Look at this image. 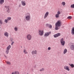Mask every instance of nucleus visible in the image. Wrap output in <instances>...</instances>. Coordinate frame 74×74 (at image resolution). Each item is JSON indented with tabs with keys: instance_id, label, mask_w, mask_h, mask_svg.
<instances>
[{
	"instance_id": "1",
	"label": "nucleus",
	"mask_w": 74,
	"mask_h": 74,
	"mask_svg": "<svg viewBox=\"0 0 74 74\" xmlns=\"http://www.w3.org/2000/svg\"><path fill=\"white\" fill-rule=\"evenodd\" d=\"M61 25V21H58L56 23L55 29L57 30L59 29Z\"/></svg>"
},
{
	"instance_id": "2",
	"label": "nucleus",
	"mask_w": 74,
	"mask_h": 74,
	"mask_svg": "<svg viewBox=\"0 0 74 74\" xmlns=\"http://www.w3.org/2000/svg\"><path fill=\"white\" fill-rule=\"evenodd\" d=\"M27 15L25 17V19L27 21H30V13H27Z\"/></svg>"
},
{
	"instance_id": "3",
	"label": "nucleus",
	"mask_w": 74,
	"mask_h": 74,
	"mask_svg": "<svg viewBox=\"0 0 74 74\" xmlns=\"http://www.w3.org/2000/svg\"><path fill=\"white\" fill-rule=\"evenodd\" d=\"M44 33V30H39L38 32L39 35V36H42L43 35Z\"/></svg>"
},
{
	"instance_id": "4",
	"label": "nucleus",
	"mask_w": 74,
	"mask_h": 74,
	"mask_svg": "<svg viewBox=\"0 0 74 74\" xmlns=\"http://www.w3.org/2000/svg\"><path fill=\"white\" fill-rule=\"evenodd\" d=\"M32 38V35L30 34H28L26 36V38L28 40H30Z\"/></svg>"
},
{
	"instance_id": "5",
	"label": "nucleus",
	"mask_w": 74,
	"mask_h": 74,
	"mask_svg": "<svg viewBox=\"0 0 74 74\" xmlns=\"http://www.w3.org/2000/svg\"><path fill=\"white\" fill-rule=\"evenodd\" d=\"M60 42L62 45L63 46H64L65 44V41H64L63 40V38H61V39Z\"/></svg>"
},
{
	"instance_id": "6",
	"label": "nucleus",
	"mask_w": 74,
	"mask_h": 74,
	"mask_svg": "<svg viewBox=\"0 0 74 74\" xmlns=\"http://www.w3.org/2000/svg\"><path fill=\"white\" fill-rule=\"evenodd\" d=\"M50 34H51V32H46L45 33V34L44 35V36L45 37H47L48 36H49Z\"/></svg>"
},
{
	"instance_id": "7",
	"label": "nucleus",
	"mask_w": 74,
	"mask_h": 74,
	"mask_svg": "<svg viewBox=\"0 0 74 74\" xmlns=\"http://www.w3.org/2000/svg\"><path fill=\"white\" fill-rule=\"evenodd\" d=\"M48 15H49V12H46L45 14L44 19H46L47 16H48Z\"/></svg>"
},
{
	"instance_id": "8",
	"label": "nucleus",
	"mask_w": 74,
	"mask_h": 74,
	"mask_svg": "<svg viewBox=\"0 0 74 74\" xmlns=\"http://www.w3.org/2000/svg\"><path fill=\"white\" fill-rule=\"evenodd\" d=\"M64 69H65V70H67L68 71H70V69L69 68V66H64Z\"/></svg>"
},
{
	"instance_id": "9",
	"label": "nucleus",
	"mask_w": 74,
	"mask_h": 74,
	"mask_svg": "<svg viewBox=\"0 0 74 74\" xmlns=\"http://www.w3.org/2000/svg\"><path fill=\"white\" fill-rule=\"evenodd\" d=\"M32 55H36L37 53V51L36 50L32 51Z\"/></svg>"
},
{
	"instance_id": "10",
	"label": "nucleus",
	"mask_w": 74,
	"mask_h": 74,
	"mask_svg": "<svg viewBox=\"0 0 74 74\" xmlns=\"http://www.w3.org/2000/svg\"><path fill=\"white\" fill-rule=\"evenodd\" d=\"M46 26L47 27H49V28L50 29H52V25L49 24H47Z\"/></svg>"
},
{
	"instance_id": "11",
	"label": "nucleus",
	"mask_w": 74,
	"mask_h": 74,
	"mask_svg": "<svg viewBox=\"0 0 74 74\" xmlns=\"http://www.w3.org/2000/svg\"><path fill=\"white\" fill-rule=\"evenodd\" d=\"M60 36V33H58L57 34L54 35H53L54 36L55 38L58 37H59V36Z\"/></svg>"
},
{
	"instance_id": "12",
	"label": "nucleus",
	"mask_w": 74,
	"mask_h": 74,
	"mask_svg": "<svg viewBox=\"0 0 74 74\" xmlns=\"http://www.w3.org/2000/svg\"><path fill=\"white\" fill-rule=\"evenodd\" d=\"M9 34L7 32H5L4 33V35L6 37H8Z\"/></svg>"
},
{
	"instance_id": "13",
	"label": "nucleus",
	"mask_w": 74,
	"mask_h": 74,
	"mask_svg": "<svg viewBox=\"0 0 74 74\" xmlns=\"http://www.w3.org/2000/svg\"><path fill=\"white\" fill-rule=\"evenodd\" d=\"M71 50L74 51V45H72L71 46Z\"/></svg>"
},
{
	"instance_id": "14",
	"label": "nucleus",
	"mask_w": 74,
	"mask_h": 74,
	"mask_svg": "<svg viewBox=\"0 0 74 74\" xmlns=\"http://www.w3.org/2000/svg\"><path fill=\"white\" fill-rule=\"evenodd\" d=\"M21 4L23 6L26 5V3H25V1H21Z\"/></svg>"
},
{
	"instance_id": "15",
	"label": "nucleus",
	"mask_w": 74,
	"mask_h": 74,
	"mask_svg": "<svg viewBox=\"0 0 74 74\" xmlns=\"http://www.w3.org/2000/svg\"><path fill=\"white\" fill-rule=\"evenodd\" d=\"M6 8L7 9V12H10V8L9 6H6Z\"/></svg>"
},
{
	"instance_id": "16",
	"label": "nucleus",
	"mask_w": 74,
	"mask_h": 74,
	"mask_svg": "<svg viewBox=\"0 0 74 74\" xmlns=\"http://www.w3.org/2000/svg\"><path fill=\"white\" fill-rule=\"evenodd\" d=\"M23 52L24 53H25V54H27V51L26 49H24L23 50Z\"/></svg>"
},
{
	"instance_id": "17",
	"label": "nucleus",
	"mask_w": 74,
	"mask_h": 74,
	"mask_svg": "<svg viewBox=\"0 0 74 74\" xmlns=\"http://www.w3.org/2000/svg\"><path fill=\"white\" fill-rule=\"evenodd\" d=\"M71 34L72 35L74 34V27L72 28V30H71Z\"/></svg>"
},
{
	"instance_id": "18",
	"label": "nucleus",
	"mask_w": 74,
	"mask_h": 74,
	"mask_svg": "<svg viewBox=\"0 0 74 74\" xmlns=\"http://www.w3.org/2000/svg\"><path fill=\"white\" fill-rule=\"evenodd\" d=\"M4 3V0H0V4H3Z\"/></svg>"
},
{
	"instance_id": "19",
	"label": "nucleus",
	"mask_w": 74,
	"mask_h": 74,
	"mask_svg": "<svg viewBox=\"0 0 74 74\" xmlns=\"http://www.w3.org/2000/svg\"><path fill=\"white\" fill-rule=\"evenodd\" d=\"M11 48V45H9L7 47V49H8V50H10Z\"/></svg>"
},
{
	"instance_id": "20",
	"label": "nucleus",
	"mask_w": 74,
	"mask_h": 74,
	"mask_svg": "<svg viewBox=\"0 0 74 74\" xmlns=\"http://www.w3.org/2000/svg\"><path fill=\"white\" fill-rule=\"evenodd\" d=\"M67 49H65L64 51V54H66V53H67Z\"/></svg>"
},
{
	"instance_id": "21",
	"label": "nucleus",
	"mask_w": 74,
	"mask_h": 74,
	"mask_svg": "<svg viewBox=\"0 0 74 74\" xmlns=\"http://www.w3.org/2000/svg\"><path fill=\"white\" fill-rule=\"evenodd\" d=\"M5 62L8 64H9V65L11 64V63L9 61H5Z\"/></svg>"
},
{
	"instance_id": "22",
	"label": "nucleus",
	"mask_w": 74,
	"mask_h": 74,
	"mask_svg": "<svg viewBox=\"0 0 74 74\" xmlns=\"http://www.w3.org/2000/svg\"><path fill=\"white\" fill-rule=\"evenodd\" d=\"M61 4L63 6H64L66 5V3L64 1H63L61 3Z\"/></svg>"
},
{
	"instance_id": "23",
	"label": "nucleus",
	"mask_w": 74,
	"mask_h": 74,
	"mask_svg": "<svg viewBox=\"0 0 74 74\" xmlns=\"http://www.w3.org/2000/svg\"><path fill=\"white\" fill-rule=\"evenodd\" d=\"M9 51H10L9 50H8V49H6L5 51V53L6 54H8V53L9 52Z\"/></svg>"
},
{
	"instance_id": "24",
	"label": "nucleus",
	"mask_w": 74,
	"mask_h": 74,
	"mask_svg": "<svg viewBox=\"0 0 74 74\" xmlns=\"http://www.w3.org/2000/svg\"><path fill=\"white\" fill-rule=\"evenodd\" d=\"M69 64L70 65V66H71L72 68H74V65L73 64Z\"/></svg>"
},
{
	"instance_id": "25",
	"label": "nucleus",
	"mask_w": 74,
	"mask_h": 74,
	"mask_svg": "<svg viewBox=\"0 0 74 74\" xmlns=\"http://www.w3.org/2000/svg\"><path fill=\"white\" fill-rule=\"evenodd\" d=\"M7 19L8 21H10L11 19V18L10 17H8L7 18Z\"/></svg>"
},
{
	"instance_id": "26",
	"label": "nucleus",
	"mask_w": 74,
	"mask_h": 74,
	"mask_svg": "<svg viewBox=\"0 0 74 74\" xmlns=\"http://www.w3.org/2000/svg\"><path fill=\"white\" fill-rule=\"evenodd\" d=\"M14 30L15 31H18V27H14Z\"/></svg>"
},
{
	"instance_id": "27",
	"label": "nucleus",
	"mask_w": 74,
	"mask_h": 74,
	"mask_svg": "<svg viewBox=\"0 0 74 74\" xmlns=\"http://www.w3.org/2000/svg\"><path fill=\"white\" fill-rule=\"evenodd\" d=\"M56 18H59V14H56Z\"/></svg>"
},
{
	"instance_id": "28",
	"label": "nucleus",
	"mask_w": 74,
	"mask_h": 74,
	"mask_svg": "<svg viewBox=\"0 0 74 74\" xmlns=\"http://www.w3.org/2000/svg\"><path fill=\"white\" fill-rule=\"evenodd\" d=\"M15 74H19V72L18 71H15Z\"/></svg>"
},
{
	"instance_id": "29",
	"label": "nucleus",
	"mask_w": 74,
	"mask_h": 74,
	"mask_svg": "<svg viewBox=\"0 0 74 74\" xmlns=\"http://www.w3.org/2000/svg\"><path fill=\"white\" fill-rule=\"evenodd\" d=\"M44 68H42L40 69V71H44Z\"/></svg>"
},
{
	"instance_id": "30",
	"label": "nucleus",
	"mask_w": 74,
	"mask_h": 74,
	"mask_svg": "<svg viewBox=\"0 0 74 74\" xmlns=\"http://www.w3.org/2000/svg\"><path fill=\"white\" fill-rule=\"evenodd\" d=\"M71 8H74V4L71 5Z\"/></svg>"
},
{
	"instance_id": "31",
	"label": "nucleus",
	"mask_w": 74,
	"mask_h": 74,
	"mask_svg": "<svg viewBox=\"0 0 74 74\" xmlns=\"http://www.w3.org/2000/svg\"><path fill=\"white\" fill-rule=\"evenodd\" d=\"M61 13H60V11H58L57 12V14H58V15H60V14Z\"/></svg>"
},
{
	"instance_id": "32",
	"label": "nucleus",
	"mask_w": 74,
	"mask_h": 74,
	"mask_svg": "<svg viewBox=\"0 0 74 74\" xmlns=\"http://www.w3.org/2000/svg\"><path fill=\"white\" fill-rule=\"evenodd\" d=\"M71 18H72V17H71V16H69L67 17L68 19H71Z\"/></svg>"
},
{
	"instance_id": "33",
	"label": "nucleus",
	"mask_w": 74,
	"mask_h": 74,
	"mask_svg": "<svg viewBox=\"0 0 74 74\" xmlns=\"http://www.w3.org/2000/svg\"><path fill=\"white\" fill-rule=\"evenodd\" d=\"M10 41L11 42L14 41V39H12V38H10Z\"/></svg>"
},
{
	"instance_id": "34",
	"label": "nucleus",
	"mask_w": 74,
	"mask_h": 74,
	"mask_svg": "<svg viewBox=\"0 0 74 74\" xmlns=\"http://www.w3.org/2000/svg\"><path fill=\"white\" fill-rule=\"evenodd\" d=\"M8 20H7V19H5V22L6 23H7V22H8Z\"/></svg>"
},
{
	"instance_id": "35",
	"label": "nucleus",
	"mask_w": 74,
	"mask_h": 74,
	"mask_svg": "<svg viewBox=\"0 0 74 74\" xmlns=\"http://www.w3.org/2000/svg\"><path fill=\"white\" fill-rule=\"evenodd\" d=\"M0 23L1 24H2V23H3V22H2V21H1V20H0ZM1 27H0V29Z\"/></svg>"
},
{
	"instance_id": "36",
	"label": "nucleus",
	"mask_w": 74,
	"mask_h": 74,
	"mask_svg": "<svg viewBox=\"0 0 74 74\" xmlns=\"http://www.w3.org/2000/svg\"><path fill=\"white\" fill-rule=\"evenodd\" d=\"M48 50H51V47H48Z\"/></svg>"
},
{
	"instance_id": "37",
	"label": "nucleus",
	"mask_w": 74,
	"mask_h": 74,
	"mask_svg": "<svg viewBox=\"0 0 74 74\" xmlns=\"http://www.w3.org/2000/svg\"><path fill=\"white\" fill-rule=\"evenodd\" d=\"M11 74H15V73L14 72H12Z\"/></svg>"
},
{
	"instance_id": "38",
	"label": "nucleus",
	"mask_w": 74,
	"mask_h": 74,
	"mask_svg": "<svg viewBox=\"0 0 74 74\" xmlns=\"http://www.w3.org/2000/svg\"><path fill=\"white\" fill-rule=\"evenodd\" d=\"M13 44H14V43H11V45H13Z\"/></svg>"
},
{
	"instance_id": "39",
	"label": "nucleus",
	"mask_w": 74,
	"mask_h": 74,
	"mask_svg": "<svg viewBox=\"0 0 74 74\" xmlns=\"http://www.w3.org/2000/svg\"><path fill=\"white\" fill-rule=\"evenodd\" d=\"M12 42V43H14V41H13V42Z\"/></svg>"
},
{
	"instance_id": "40",
	"label": "nucleus",
	"mask_w": 74,
	"mask_h": 74,
	"mask_svg": "<svg viewBox=\"0 0 74 74\" xmlns=\"http://www.w3.org/2000/svg\"><path fill=\"white\" fill-rule=\"evenodd\" d=\"M19 6H20V7H21V5H19Z\"/></svg>"
}]
</instances>
